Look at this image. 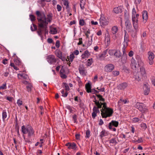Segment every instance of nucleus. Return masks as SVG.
Here are the masks:
<instances>
[{
    "mask_svg": "<svg viewBox=\"0 0 155 155\" xmlns=\"http://www.w3.org/2000/svg\"><path fill=\"white\" fill-rule=\"evenodd\" d=\"M114 66L111 64H109L106 65L104 67V71L106 72H110L114 69Z\"/></svg>",
    "mask_w": 155,
    "mask_h": 155,
    "instance_id": "9",
    "label": "nucleus"
},
{
    "mask_svg": "<svg viewBox=\"0 0 155 155\" xmlns=\"http://www.w3.org/2000/svg\"><path fill=\"white\" fill-rule=\"evenodd\" d=\"M101 112L102 117L103 118H106L112 116L113 113V110L112 109L109 107L104 110L103 111H101Z\"/></svg>",
    "mask_w": 155,
    "mask_h": 155,
    "instance_id": "4",
    "label": "nucleus"
},
{
    "mask_svg": "<svg viewBox=\"0 0 155 155\" xmlns=\"http://www.w3.org/2000/svg\"><path fill=\"white\" fill-rule=\"evenodd\" d=\"M18 77L19 79H21L22 78L27 79L28 78V76L25 74H18Z\"/></svg>",
    "mask_w": 155,
    "mask_h": 155,
    "instance_id": "24",
    "label": "nucleus"
},
{
    "mask_svg": "<svg viewBox=\"0 0 155 155\" xmlns=\"http://www.w3.org/2000/svg\"><path fill=\"white\" fill-rule=\"evenodd\" d=\"M63 85L65 88V89L66 91H68L69 90V88L68 84L66 83H63Z\"/></svg>",
    "mask_w": 155,
    "mask_h": 155,
    "instance_id": "52",
    "label": "nucleus"
},
{
    "mask_svg": "<svg viewBox=\"0 0 155 155\" xmlns=\"http://www.w3.org/2000/svg\"><path fill=\"white\" fill-rule=\"evenodd\" d=\"M92 38H91V40H88L87 43V46L89 47L92 44Z\"/></svg>",
    "mask_w": 155,
    "mask_h": 155,
    "instance_id": "63",
    "label": "nucleus"
},
{
    "mask_svg": "<svg viewBox=\"0 0 155 155\" xmlns=\"http://www.w3.org/2000/svg\"><path fill=\"white\" fill-rule=\"evenodd\" d=\"M140 119L137 117H134L133 119V121L134 123H136L139 121Z\"/></svg>",
    "mask_w": 155,
    "mask_h": 155,
    "instance_id": "59",
    "label": "nucleus"
},
{
    "mask_svg": "<svg viewBox=\"0 0 155 155\" xmlns=\"http://www.w3.org/2000/svg\"><path fill=\"white\" fill-rule=\"evenodd\" d=\"M29 17L31 20L32 21H34L35 20V16L33 15H30Z\"/></svg>",
    "mask_w": 155,
    "mask_h": 155,
    "instance_id": "50",
    "label": "nucleus"
},
{
    "mask_svg": "<svg viewBox=\"0 0 155 155\" xmlns=\"http://www.w3.org/2000/svg\"><path fill=\"white\" fill-rule=\"evenodd\" d=\"M113 74L114 76H116L119 74V72L118 71H115L113 72Z\"/></svg>",
    "mask_w": 155,
    "mask_h": 155,
    "instance_id": "56",
    "label": "nucleus"
},
{
    "mask_svg": "<svg viewBox=\"0 0 155 155\" xmlns=\"http://www.w3.org/2000/svg\"><path fill=\"white\" fill-rule=\"evenodd\" d=\"M63 5L66 6V9L67 10V11L69 12L70 11V8L69 6V2L68 1L66 0H62Z\"/></svg>",
    "mask_w": 155,
    "mask_h": 155,
    "instance_id": "19",
    "label": "nucleus"
},
{
    "mask_svg": "<svg viewBox=\"0 0 155 155\" xmlns=\"http://www.w3.org/2000/svg\"><path fill=\"white\" fill-rule=\"evenodd\" d=\"M136 14V12L135 10V9L134 8L132 9V18L133 19H135V15Z\"/></svg>",
    "mask_w": 155,
    "mask_h": 155,
    "instance_id": "39",
    "label": "nucleus"
},
{
    "mask_svg": "<svg viewBox=\"0 0 155 155\" xmlns=\"http://www.w3.org/2000/svg\"><path fill=\"white\" fill-rule=\"evenodd\" d=\"M17 104H18L19 107H21V106L22 105L23 101L20 99H18L17 101Z\"/></svg>",
    "mask_w": 155,
    "mask_h": 155,
    "instance_id": "42",
    "label": "nucleus"
},
{
    "mask_svg": "<svg viewBox=\"0 0 155 155\" xmlns=\"http://www.w3.org/2000/svg\"><path fill=\"white\" fill-rule=\"evenodd\" d=\"M60 41L58 40H57L56 41V42L55 43V46L57 48H58L60 47Z\"/></svg>",
    "mask_w": 155,
    "mask_h": 155,
    "instance_id": "61",
    "label": "nucleus"
},
{
    "mask_svg": "<svg viewBox=\"0 0 155 155\" xmlns=\"http://www.w3.org/2000/svg\"><path fill=\"white\" fill-rule=\"evenodd\" d=\"M109 142L113 144H114L115 145L117 143V142L115 138L111 139L110 140Z\"/></svg>",
    "mask_w": 155,
    "mask_h": 155,
    "instance_id": "49",
    "label": "nucleus"
},
{
    "mask_svg": "<svg viewBox=\"0 0 155 155\" xmlns=\"http://www.w3.org/2000/svg\"><path fill=\"white\" fill-rule=\"evenodd\" d=\"M10 65L13 67L14 69L16 70H19V69L15 65L14 63H11L10 64Z\"/></svg>",
    "mask_w": 155,
    "mask_h": 155,
    "instance_id": "55",
    "label": "nucleus"
},
{
    "mask_svg": "<svg viewBox=\"0 0 155 155\" xmlns=\"http://www.w3.org/2000/svg\"><path fill=\"white\" fill-rule=\"evenodd\" d=\"M90 55V54L88 50L85 51L84 53L81 55V57L82 59H84L88 58Z\"/></svg>",
    "mask_w": 155,
    "mask_h": 155,
    "instance_id": "21",
    "label": "nucleus"
},
{
    "mask_svg": "<svg viewBox=\"0 0 155 155\" xmlns=\"http://www.w3.org/2000/svg\"><path fill=\"white\" fill-rule=\"evenodd\" d=\"M129 36L127 33V31H125V34L124 36V41L123 42V44H128L129 41Z\"/></svg>",
    "mask_w": 155,
    "mask_h": 155,
    "instance_id": "23",
    "label": "nucleus"
},
{
    "mask_svg": "<svg viewBox=\"0 0 155 155\" xmlns=\"http://www.w3.org/2000/svg\"><path fill=\"white\" fill-rule=\"evenodd\" d=\"M21 131L23 134H28V137H30L33 136L35 133L33 128L30 125H27L26 126L24 125L22 126L21 127Z\"/></svg>",
    "mask_w": 155,
    "mask_h": 155,
    "instance_id": "2",
    "label": "nucleus"
},
{
    "mask_svg": "<svg viewBox=\"0 0 155 155\" xmlns=\"http://www.w3.org/2000/svg\"><path fill=\"white\" fill-rule=\"evenodd\" d=\"M140 126L144 130H146L147 128V126L146 124L144 123H141L140 124Z\"/></svg>",
    "mask_w": 155,
    "mask_h": 155,
    "instance_id": "45",
    "label": "nucleus"
},
{
    "mask_svg": "<svg viewBox=\"0 0 155 155\" xmlns=\"http://www.w3.org/2000/svg\"><path fill=\"white\" fill-rule=\"evenodd\" d=\"M139 16V15L136 14L135 15V19H133V20L132 18L133 25L136 32L137 31L138 28V18Z\"/></svg>",
    "mask_w": 155,
    "mask_h": 155,
    "instance_id": "5",
    "label": "nucleus"
},
{
    "mask_svg": "<svg viewBox=\"0 0 155 155\" xmlns=\"http://www.w3.org/2000/svg\"><path fill=\"white\" fill-rule=\"evenodd\" d=\"M138 58V59L137 60L138 64L139 65H142L143 64V62L142 61L141 59L140 58L139 56H137V60Z\"/></svg>",
    "mask_w": 155,
    "mask_h": 155,
    "instance_id": "40",
    "label": "nucleus"
},
{
    "mask_svg": "<svg viewBox=\"0 0 155 155\" xmlns=\"http://www.w3.org/2000/svg\"><path fill=\"white\" fill-rule=\"evenodd\" d=\"M32 86L31 84L29 83L26 86V88L28 92H30L31 91Z\"/></svg>",
    "mask_w": 155,
    "mask_h": 155,
    "instance_id": "41",
    "label": "nucleus"
},
{
    "mask_svg": "<svg viewBox=\"0 0 155 155\" xmlns=\"http://www.w3.org/2000/svg\"><path fill=\"white\" fill-rule=\"evenodd\" d=\"M128 44H123V47L122 48V51L123 52V55H126V49L128 46Z\"/></svg>",
    "mask_w": 155,
    "mask_h": 155,
    "instance_id": "34",
    "label": "nucleus"
},
{
    "mask_svg": "<svg viewBox=\"0 0 155 155\" xmlns=\"http://www.w3.org/2000/svg\"><path fill=\"white\" fill-rule=\"evenodd\" d=\"M100 104H101V107H102V105H103V108L101 109V111H103L106 109L108 108V107H107V104L106 103H102L101 102H100Z\"/></svg>",
    "mask_w": 155,
    "mask_h": 155,
    "instance_id": "32",
    "label": "nucleus"
},
{
    "mask_svg": "<svg viewBox=\"0 0 155 155\" xmlns=\"http://www.w3.org/2000/svg\"><path fill=\"white\" fill-rule=\"evenodd\" d=\"M142 16L143 21H145L148 19L147 12L146 11H144L142 13Z\"/></svg>",
    "mask_w": 155,
    "mask_h": 155,
    "instance_id": "26",
    "label": "nucleus"
},
{
    "mask_svg": "<svg viewBox=\"0 0 155 155\" xmlns=\"http://www.w3.org/2000/svg\"><path fill=\"white\" fill-rule=\"evenodd\" d=\"M96 96L99 99V101L104 102V99L103 98L102 95L100 94H96Z\"/></svg>",
    "mask_w": 155,
    "mask_h": 155,
    "instance_id": "44",
    "label": "nucleus"
},
{
    "mask_svg": "<svg viewBox=\"0 0 155 155\" xmlns=\"http://www.w3.org/2000/svg\"><path fill=\"white\" fill-rule=\"evenodd\" d=\"M100 24L101 26L106 25L108 24L107 20L104 17H101L100 19Z\"/></svg>",
    "mask_w": 155,
    "mask_h": 155,
    "instance_id": "14",
    "label": "nucleus"
},
{
    "mask_svg": "<svg viewBox=\"0 0 155 155\" xmlns=\"http://www.w3.org/2000/svg\"><path fill=\"white\" fill-rule=\"evenodd\" d=\"M114 55L116 57L120 58L121 56V53L120 51L116 50Z\"/></svg>",
    "mask_w": 155,
    "mask_h": 155,
    "instance_id": "36",
    "label": "nucleus"
},
{
    "mask_svg": "<svg viewBox=\"0 0 155 155\" xmlns=\"http://www.w3.org/2000/svg\"><path fill=\"white\" fill-rule=\"evenodd\" d=\"M110 123V124H111L112 125L116 127H117L119 124V122L115 120H112Z\"/></svg>",
    "mask_w": 155,
    "mask_h": 155,
    "instance_id": "35",
    "label": "nucleus"
},
{
    "mask_svg": "<svg viewBox=\"0 0 155 155\" xmlns=\"http://www.w3.org/2000/svg\"><path fill=\"white\" fill-rule=\"evenodd\" d=\"M86 4V0H81L80 6L82 9H84L85 8L84 6Z\"/></svg>",
    "mask_w": 155,
    "mask_h": 155,
    "instance_id": "29",
    "label": "nucleus"
},
{
    "mask_svg": "<svg viewBox=\"0 0 155 155\" xmlns=\"http://www.w3.org/2000/svg\"><path fill=\"white\" fill-rule=\"evenodd\" d=\"M85 88L86 91L88 93H90L91 92L92 89H91V85L90 83H88L85 85Z\"/></svg>",
    "mask_w": 155,
    "mask_h": 155,
    "instance_id": "28",
    "label": "nucleus"
},
{
    "mask_svg": "<svg viewBox=\"0 0 155 155\" xmlns=\"http://www.w3.org/2000/svg\"><path fill=\"white\" fill-rule=\"evenodd\" d=\"M7 88L6 84V83L3 84L0 87V90L1 89L5 90ZM0 93L2 94V93L0 92Z\"/></svg>",
    "mask_w": 155,
    "mask_h": 155,
    "instance_id": "48",
    "label": "nucleus"
},
{
    "mask_svg": "<svg viewBox=\"0 0 155 155\" xmlns=\"http://www.w3.org/2000/svg\"><path fill=\"white\" fill-rule=\"evenodd\" d=\"M93 62V59L92 58L89 59L87 61L86 65L87 67L90 66Z\"/></svg>",
    "mask_w": 155,
    "mask_h": 155,
    "instance_id": "37",
    "label": "nucleus"
},
{
    "mask_svg": "<svg viewBox=\"0 0 155 155\" xmlns=\"http://www.w3.org/2000/svg\"><path fill=\"white\" fill-rule=\"evenodd\" d=\"M94 100L93 101V102H94L95 104L97 106V107L98 108H101V104H100V102H99V101H97L96 99V98H95L94 99Z\"/></svg>",
    "mask_w": 155,
    "mask_h": 155,
    "instance_id": "31",
    "label": "nucleus"
},
{
    "mask_svg": "<svg viewBox=\"0 0 155 155\" xmlns=\"http://www.w3.org/2000/svg\"><path fill=\"white\" fill-rule=\"evenodd\" d=\"M90 31L89 29H88L85 32V35L87 38H89V34H90Z\"/></svg>",
    "mask_w": 155,
    "mask_h": 155,
    "instance_id": "62",
    "label": "nucleus"
},
{
    "mask_svg": "<svg viewBox=\"0 0 155 155\" xmlns=\"http://www.w3.org/2000/svg\"><path fill=\"white\" fill-rule=\"evenodd\" d=\"M58 33V30L56 27H54L52 26L50 27V34L55 35L57 34Z\"/></svg>",
    "mask_w": 155,
    "mask_h": 155,
    "instance_id": "20",
    "label": "nucleus"
},
{
    "mask_svg": "<svg viewBox=\"0 0 155 155\" xmlns=\"http://www.w3.org/2000/svg\"><path fill=\"white\" fill-rule=\"evenodd\" d=\"M91 93H92V94H98L99 93V91H98L94 89H92V91H91Z\"/></svg>",
    "mask_w": 155,
    "mask_h": 155,
    "instance_id": "57",
    "label": "nucleus"
},
{
    "mask_svg": "<svg viewBox=\"0 0 155 155\" xmlns=\"http://www.w3.org/2000/svg\"><path fill=\"white\" fill-rule=\"evenodd\" d=\"M2 118L4 120L7 117V113L6 111H3L2 112Z\"/></svg>",
    "mask_w": 155,
    "mask_h": 155,
    "instance_id": "51",
    "label": "nucleus"
},
{
    "mask_svg": "<svg viewBox=\"0 0 155 155\" xmlns=\"http://www.w3.org/2000/svg\"><path fill=\"white\" fill-rule=\"evenodd\" d=\"M47 61L50 64H54L57 61V59L55 58V56L52 54L48 55L46 58Z\"/></svg>",
    "mask_w": 155,
    "mask_h": 155,
    "instance_id": "8",
    "label": "nucleus"
},
{
    "mask_svg": "<svg viewBox=\"0 0 155 155\" xmlns=\"http://www.w3.org/2000/svg\"><path fill=\"white\" fill-rule=\"evenodd\" d=\"M79 25L81 26H83L85 24V22L83 19H80L79 22Z\"/></svg>",
    "mask_w": 155,
    "mask_h": 155,
    "instance_id": "58",
    "label": "nucleus"
},
{
    "mask_svg": "<svg viewBox=\"0 0 155 155\" xmlns=\"http://www.w3.org/2000/svg\"><path fill=\"white\" fill-rule=\"evenodd\" d=\"M99 108L96 106H94L93 109V112L92 113V117L93 119H94L97 116V113H100V111L98 109Z\"/></svg>",
    "mask_w": 155,
    "mask_h": 155,
    "instance_id": "13",
    "label": "nucleus"
},
{
    "mask_svg": "<svg viewBox=\"0 0 155 155\" xmlns=\"http://www.w3.org/2000/svg\"><path fill=\"white\" fill-rule=\"evenodd\" d=\"M107 135L108 134L105 130H103L100 133V137L101 138Z\"/></svg>",
    "mask_w": 155,
    "mask_h": 155,
    "instance_id": "30",
    "label": "nucleus"
},
{
    "mask_svg": "<svg viewBox=\"0 0 155 155\" xmlns=\"http://www.w3.org/2000/svg\"><path fill=\"white\" fill-rule=\"evenodd\" d=\"M118 30V27L115 25L113 26L111 28V32L113 35L112 38L114 40H115L117 38L116 34Z\"/></svg>",
    "mask_w": 155,
    "mask_h": 155,
    "instance_id": "7",
    "label": "nucleus"
},
{
    "mask_svg": "<svg viewBox=\"0 0 155 155\" xmlns=\"http://www.w3.org/2000/svg\"><path fill=\"white\" fill-rule=\"evenodd\" d=\"M55 54L59 58L61 59L63 61H65L66 58L62 55V52L59 50H56L55 51Z\"/></svg>",
    "mask_w": 155,
    "mask_h": 155,
    "instance_id": "10",
    "label": "nucleus"
},
{
    "mask_svg": "<svg viewBox=\"0 0 155 155\" xmlns=\"http://www.w3.org/2000/svg\"><path fill=\"white\" fill-rule=\"evenodd\" d=\"M134 54V52L132 51H130L128 53V55L129 56L132 57Z\"/></svg>",
    "mask_w": 155,
    "mask_h": 155,
    "instance_id": "64",
    "label": "nucleus"
},
{
    "mask_svg": "<svg viewBox=\"0 0 155 155\" xmlns=\"http://www.w3.org/2000/svg\"><path fill=\"white\" fill-rule=\"evenodd\" d=\"M61 93L62 94V96L64 97H66L68 94V93L67 92H65L64 90V89L61 91Z\"/></svg>",
    "mask_w": 155,
    "mask_h": 155,
    "instance_id": "47",
    "label": "nucleus"
},
{
    "mask_svg": "<svg viewBox=\"0 0 155 155\" xmlns=\"http://www.w3.org/2000/svg\"><path fill=\"white\" fill-rule=\"evenodd\" d=\"M66 146H68V148L69 149H72L74 150H76L77 148V145L74 143H68L66 144Z\"/></svg>",
    "mask_w": 155,
    "mask_h": 155,
    "instance_id": "16",
    "label": "nucleus"
},
{
    "mask_svg": "<svg viewBox=\"0 0 155 155\" xmlns=\"http://www.w3.org/2000/svg\"><path fill=\"white\" fill-rule=\"evenodd\" d=\"M137 63L135 59L132 58L130 60V65L131 68L133 69L136 70L137 68L136 66Z\"/></svg>",
    "mask_w": 155,
    "mask_h": 155,
    "instance_id": "18",
    "label": "nucleus"
},
{
    "mask_svg": "<svg viewBox=\"0 0 155 155\" xmlns=\"http://www.w3.org/2000/svg\"><path fill=\"white\" fill-rule=\"evenodd\" d=\"M115 51V49H109L108 50L107 52L110 55L112 56L114 55Z\"/></svg>",
    "mask_w": 155,
    "mask_h": 155,
    "instance_id": "38",
    "label": "nucleus"
},
{
    "mask_svg": "<svg viewBox=\"0 0 155 155\" xmlns=\"http://www.w3.org/2000/svg\"><path fill=\"white\" fill-rule=\"evenodd\" d=\"M135 107L142 113H144L148 111V107L144 104L140 102H137Z\"/></svg>",
    "mask_w": 155,
    "mask_h": 155,
    "instance_id": "3",
    "label": "nucleus"
},
{
    "mask_svg": "<svg viewBox=\"0 0 155 155\" xmlns=\"http://www.w3.org/2000/svg\"><path fill=\"white\" fill-rule=\"evenodd\" d=\"M36 14L37 16L38 30L37 31L38 35L41 38L42 37V34L45 32V34H48V31L47 29V25L49 22H50L52 20V16L50 14H48L47 17L42 12L36 11Z\"/></svg>",
    "mask_w": 155,
    "mask_h": 155,
    "instance_id": "1",
    "label": "nucleus"
},
{
    "mask_svg": "<svg viewBox=\"0 0 155 155\" xmlns=\"http://www.w3.org/2000/svg\"><path fill=\"white\" fill-rule=\"evenodd\" d=\"M74 58V56L73 53H72L69 56L70 61L71 62H72L73 61Z\"/></svg>",
    "mask_w": 155,
    "mask_h": 155,
    "instance_id": "53",
    "label": "nucleus"
},
{
    "mask_svg": "<svg viewBox=\"0 0 155 155\" xmlns=\"http://www.w3.org/2000/svg\"><path fill=\"white\" fill-rule=\"evenodd\" d=\"M78 69L79 73L81 75L83 76H85L86 75L87 72L84 65L82 64L80 65Z\"/></svg>",
    "mask_w": 155,
    "mask_h": 155,
    "instance_id": "12",
    "label": "nucleus"
},
{
    "mask_svg": "<svg viewBox=\"0 0 155 155\" xmlns=\"http://www.w3.org/2000/svg\"><path fill=\"white\" fill-rule=\"evenodd\" d=\"M140 73L141 75L145 77L146 76V73L145 69L143 67L140 68Z\"/></svg>",
    "mask_w": 155,
    "mask_h": 155,
    "instance_id": "25",
    "label": "nucleus"
},
{
    "mask_svg": "<svg viewBox=\"0 0 155 155\" xmlns=\"http://www.w3.org/2000/svg\"><path fill=\"white\" fill-rule=\"evenodd\" d=\"M128 16L127 15V18L125 20V26L128 32L132 33L133 30L132 29V26L130 20L128 19Z\"/></svg>",
    "mask_w": 155,
    "mask_h": 155,
    "instance_id": "6",
    "label": "nucleus"
},
{
    "mask_svg": "<svg viewBox=\"0 0 155 155\" xmlns=\"http://www.w3.org/2000/svg\"><path fill=\"white\" fill-rule=\"evenodd\" d=\"M127 83L124 82L118 85L117 86V88L119 90H124L127 88Z\"/></svg>",
    "mask_w": 155,
    "mask_h": 155,
    "instance_id": "15",
    "label": "nucleus"
},
{
    "mask_svg": "<svg viewBox=\"0 0 155 155\" xmlns=\"http://www.w3.org/2000/svg\"><path fill=\"white\" fill-rule=\"evenodd\" d=\"M33 26V27L34 28H33V27L32 26V25L31 26V29L32 31H34L35 30H36L37 29V26L34 24H32Z\"/></svg>",
    "mask_w": 155,
    "mask_h": 155,
    "instance_id": "46",
    "label": "nucleus"
},
{
    "mask_svg": "<svg viewBox=\"0 0 155 155\" xmlns=\"http://www.w3.org/2000/svg\"><path fill=\"white\" fill-rule=\"evenodd\" d=\"M123 9V7L121 6L116 7L114 8L113 12L115 13L118 14L122 12Z\"/></svg>",
    "mask_w": 155,
    "mask_h": 155,
    "instance_id": "17",
    "label": "nucleus"
},
{
    "mask_svg": "<svg viewBox=\"0 0 155 155\" xmlns=\"http://www.w3.org/2000/svg\"><path fill=\"white\" fill-rule=\"evenodd\" d=\"M61 8H62V7L60 5H57V11L58 12H60L61 10Z\"/></svg>",
    "mask_w": 155,
    "mask_h": 155,
    "instance_id": "60",
    "label": "nucleus"
},
{
    "mask_svg": "<svg viewBox=\"0 0 155 155\" xmlns=\"http://www.w3.org/2000/svg\"><path fill=\"white\" fill-rule=\"evenodd\" d=\"M143 89L144 90V94L145 95H147L150 92V88L148 86L145 84L143 86Z\"/></svg>",
    "mask_w": 155,
    "mask_h": 155,
    "instance_id": "22",
    "label": "nucleus"
},
{
    "mask_svg": "<svg viewBox=\"0 0 155 155\" xmlns=\"http://www.w3.org/2000/svg\"><path fill=\"white\" fill-rule=\"evenodd\" d=\"M90 131L89 130H87L86 132V136L85 137L87 138H89L90 137Z\"/></svg>",
    "mask_w": 155,
    "mask_h": 155,
    "instance_id": "54",
    "label": "nucleus"
},
{
    "mask_svg": "<svg viewBox=\"0 0 155 155\" xmlns=\"http://www.w3.org/2000/svg\"><path fill=\"white\" fill-rule=\"evenodd\" d=\"M110 37L109 35L105 36V43L107 45V46H109L110 43Z\"/></svg>",
    "mask_w": 155,
    "mask_h": 155,
    "instance_id": "27",
    "label": "nucleus"
},
{
    "mask_svg": "<svg viewBox=\"0 0 155 155\" xmlns=\"http://www.w3.org/2000/svg\"><path fill=\"white\" fill-rule=\"evenodd\" d=\"M127 55H123V56L121 58V61L122 63L123 64H125L127 62Z\"/></svg>",
    "mask_w": 155,
    "mask_h": 155,
    "instance_id": "33",
    "label": "nucleus"
},
{
    "mask_svg": "<svg viewBox=\"0 0 155 155\" xmlns=\"http://www.w3.org/2000/svg\"><path fill=\"white\" fill-rule=\"evenodd\" d=\"M148 55L149 64L150 65H152L154 62L153 60L155 57L154 54L152 52L149 51L148 53Z\"/></svg>",
    "mask_w": 155,
    "mask_h": 155,
    "instance_id": "11",
    "label": "nucleus"
},
{
    "mask_svg": "<svg viewBox=\"0 0 155 155\" xmlns=\"http://www.w3.org/2000/svg\"><path fill=\"white\" fill-rule=\"evenodd\" d=\"M108 49H107L105 51H104L101 54L100 56V57L101 58L102 57H105V56L107 54V52Z\"/></svg>",
    "mask_w": 155,
    "mask_h": 155,
    "instance_id": "43",
    "label": "nucleus"
}]
</instances>
